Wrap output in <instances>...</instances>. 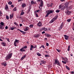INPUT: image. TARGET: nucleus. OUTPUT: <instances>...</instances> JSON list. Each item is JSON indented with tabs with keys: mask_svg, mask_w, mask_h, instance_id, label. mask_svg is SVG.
Listing matches in <instances>:
<instances>
[{
	"mask_svg": "<svg viewBox=\"0 0 74 74\" xmlns=\"http://www.w3.org/2000/svg\"><path fill=\"white\" fill-rule=\"evenodd\" d=\"M46 12L48 13L46 14L45 17H46V18H47L49 14H52V13H53V12H54V10H48L47 11H46Z\"/></svg>",
	"mask_w": 74,
	"mask_h": 74,
	"instance_id": "nucleus-1",
	"label": "nucleus"
},
{
	"mask_svg": "<svg viewBox=\"0 0 74 74\" xmlns=\"http://www.w3.org/2000/svg\"><path fill=\"white\" fill-rule=\"evenodd\" d=\"M12 53H10L8 54V55H7L5 60H8V59H10L12 57Z\"/></svg>",
	"mask_w": 74,
	"mask_h": 74,
	"instance_id": "nucleus-2",
	"label": "nucleus"
},
{
	"mask_svg": "<svg viewBox=\"0 0 74 74\" xmlns=\"http://www.w3.org/2000/svg\"><path fill=\"white\" fill-rule=\"evenodd\" d=\"M18 43H19V40L16 39L14 42V45L15 47L17 46L16 44H18Z\"/></svg>",
	"mask_w": 74,
	"mask_h": 74,
	"instance_id": "nucleus-3",
	"label": "nucleus"
},
{
	"mask_svg": "<svg viewBox=\"0 0 74 74\" xmlns=\"http://www.w3.org/2000/svg\"><path fill=\"white\" fill-rule=\"evenodd\" d=\"M26 48H27V46H25L24 47H22L21 49H20V51H21V52H23V49Z\"/></svg>",
	"mask_w": 74,
	"mask_h": 74,
	"instance_id": "nucleus-4",
	"label": "nucleus"
},
{
	"mask_svg": "<svg viewBox=\"0 0 74 74\" xmlns=\"http://www.w3.org/2000/svg\"><path fill=\"white\" fill-rule=\"evenodd\" d=\"M58 16H56L55 17L53 18L52 19L54 21H56L57 19H58Z\"/></svg>",
	"mask_w": 74,
	"mask_h": 74,
	"instance_id": "nucleus-5",
	"label": "nucleus"
},
{
	"mask_svg": "<svg viewBox=\"0 0 74 74\" xmlns=\"http://www.w3.org/2000/svg\"><path fill=\"white\" fill-rule=\"evenodd\" d=\"M34 37H35V38H37L38 37H40V35L38 34H37L36 35H34Z\"/></svg>",
	"mask_w": 74,
	"mask_h": 74,
	"instance_id": "nucleus-6",
	"label": "nucleus"
},
{
	"mask_svg": "<svg viewBox=\"0 0 74 74\" xmlns=\"http://www.w3.org/2000/svg\"><path fill=\"white\" fill-rule=\"evenodd\" d=\"M64 37L65 40H68L69 39V36H67L66 35H65Z\"/></svg>",
	"mask_w": 74,
	"mask_h": 74,
	"instance_id": "nucleus-7",
	"label": "nucleus"
},
{
	"mask_svg": "<svg viewBox=\"0 0 74 74\" xmlns=\"http://www.w3.org/2000/svg\"><path fill=\"white\" fill-rule=\"evenodd\" d=\"M5 27L4 25H0V29H4Z\"/></svg>",
	"mask_w": 74,
	"mask_h": 74,
	"instance_id": "nucleus-8",
	"label": "nucleus"
},
{
	"mask_svg": "<svg viewBox=\"0 0 74 74\" xmlns=\"http://www.w3.org/2000/svg\"><path fill=\"white\" fill-rule=\"evenodd\" d=\"M37 25H38V26L40 27V26H41V22L39 21L37 23Z\"/></svg>",
	"mask_w": 74,
	"mask_h": 74,
	"instance_id": "nucleus-9",
	"label": "nucleus"
},
{
	"mask_svg": "<svg viewBox=\"0 0 74 74\" xmlns=\"http://www.w3.org/2000/svg\"><path fill=\"white\" fill-rule=\"evenodd\" d=\"M40 3V7H42V6L43 5V1H42H42H41Z\"/></svg>",
	"mask_w": 74,
	"mask_h": 74,
	"instance_id": "nucleus-10",
	"label": "nucleus"
},
{
	"mask_svg": "<svg viewBox=\"0 0 74 74\" xmlns=\"http://www.w3.org/2000/svg\"><path fill=\"white\" fill-rule=\"evenodd\" d=\"M2 65H3V66H4L5 67L7 65V62H4L3 63H2L1 64Z\"/></svg>",
	"mask_w": 74,
	"mask_h": 74,
	"instance_id": "nucleus-11",
	"label": "nucleus"
},
{
	"mask_svg": "<svg viewBox=\"0 0 74 74\" xmlns=\"http://www.w3.org/2000/svg\"><path fill=\"white\" fill-rule=\"evenodd\" d=\"M26 5L25 3H23L22 5L21 6L23 8H24V7H26Z\"/></svg>",
	"mask_w": 74,
	"mask_h": 74,
	"instance_id": "nucleus-12",
	"label": "nucleus"
},
{
	"mask_svg": "<svg viewBox=\"0 0 74 74\" xmlns=\"http://www.w3.org/2000/svg\"><path fill=\"white\" fill-rule=\"evenodd\" d=\"M59 61H58V60H57V59H56V60H55V64H56Z\"/></svg>",
	"mask_w": 74,
	"mask_h": 74,
	"instance_id": "nucleus-13",
	"label": "nucleus"
},
{
	"mask_svg": "<svg viewBox=\"0 0 74 74\" xmlns=\"http://www.w3.org/2000/svg\"><path fill=\"white\" fill-rule=\"evenodd\" d=\"M40 62L42 63V64H45V62L44 61L41 60Z\"/></svg>",
	"mask_w": 74,
	"mask_h": 74,
	"instance_id": "nucleus-14",
	"label": "nucleus"
},
{
	"mask_svg": "<svg viewBox=\"0 0 74 74\" xmlns=\"http://www.w3.org/2000/svg\"><path fill=\"white\" fill-rule=\"evenodd\" d=\"M1 45L4 47H5V43L4 42H2L1 43Z\"/></svg>",
	"mask_w": 74,
	"mask_h": 74,
	"instance_id": "nucleus-15",
	"label": "nucleus"
},
{
	"mask_svg": "<svg viewBox=\"0 0 74 74\" xmlns=\"http://www.w3.org/2000/svg\"><path fill=\"white\" fill-rule=\"evenodd\" d=\"M33 48V45H31V47H30V50L32 51V49Z\"/></svg>",
	"mask_w": 74,
	"mask_h": 74,
	"instance_id": "nucleus-16",
	"label": "nucleus"
},
{
	"mask_svg": "<svg viewBox=\"0 0 74 74\" xmlns=\"http://www.w3.org/2000/svg\"><path fill=\"white\" fill-rule=\"evenodd\" d=\"M14 29H15V27H14V26H12V27H11V30H14Z\"/></svg>",
	"mask_w": 74,
	"mask_h": 74,
	"instance_id": "nucleus-17",
	"label": "nucleus"
},
{
	"mask_svg": "<svg viewBox=\"0 0 74 74\" xmlns=\"http://www.w3.org/2000/svg\"><path fill=\"white\" fill-rule=\"evenodd\" d=\"M61 26H60V27H61V29H62V28L63 27V23H62L61 24Z\"/></svg>",
	"mask_w": 74,
	"mask_h": 74,
	"instance_id": "nucleus-18",
	"label": "nucleus"
},
{
	"mask_svg": "<svg viewBox=\"0 0 74 74\" xmlns=\"http://www.w3.org/2000/svg\"><path fill=\"white\" fill-rule=\"evenodd\" d=\"M71 12L69 11H66V14L67 15H70V14Z\"/></svg>",
	"mask_w": 74,
	"mask_h": 74,
	"instance_id": "nucleus-19",
	"label": "nucleus"
},
{
	"mask_svg": "<svg viewBox=\"0 0 74 74\" xmlns=\"http://www.w3.org/2000/svg\"><path fill=\"white\" fill-rule=\"evenodd\" d=\"M1 25H0V26H4V23L3 22H1L0 23Z\"/></svg>",
	"mask_w": 74,
	"mask_h": 74,
	"instance_id": "nucleus-20",
	"label": "nucleus"
},
{
	"mask_svg": "<svg viewBox=\"0 0 74 74\" xmlns=\"http://www.w3.org/2000/svg\"><path fill=\"white\" fill-rule=\"evenodd\" d=\"M66 68L68 70H70V68L69 67H68V66L66 65L65 66Z\"/></svg>",
	"mask_w": 74,
	"mask_h": 74,
	"instance_id": "nucleus-21",
	"label": "nucleus"
},
{
	"mask_svg": "<svg viewBox=\"0 0 74 74\" xmlns=\"http://www.w3.org/2000/svg\"><path fill=\"white\" fill-rule=\"evenodd\" d=\"M65 5L66 7H67L68 6H69V3L67 2L65 4Z\"/></svg>",
	"mask_w": 74,
	"mask_h": 74,
	"instance_id": "nucleus-22",
	"label": "nucleus"
},
{
	"mask_svg": "<svg viewBox=\"0 0 74 74\" xmlns=\"http://www.w3.org/2000/svg\"><path fill=\"white\" fill-rule=\"evenodd\" d=\"M18 30H19V31H20V32H21V33H26V32L19 29H17Z\"/></svg>",
	"mask_w": 74,
	"mask_h": 74,
	"instance_id": "nucleus-23",
	"label": "nucleus"
},
{
	"mask_svg": "<svg viewBox=\"0 0 74 74\" xmlns=\"http://www.w3.org/2000/svg\"><path fill=\"white\" fill-rule=\"evenodd\" d=\"M12 18H13V15L10 14V19H12Z\"/></svg>",
	"mask_w": 74,
	"mask_h": 74,
	"instance_id": "nucleus-24",
	"label": "nucleus"
},
{
	"mask_svg": "<svg viewBox=\"0 0 74 74\" xmlns=\"http://www.w3.org/2000/svg\"><path fill=\"white\" fill-rule=\"evenodd\" d=\"M54 22V21H53V19H52L50 21L49 23H53Z\"/></svg>",
	"mask_w": 74,
	"mask_h": 74,
	"instance_id": "nucleus-25",
	"label": "nucleus"
},
{
	"mask_svg": "<svg viewBox=\"0 0 74 74\" xmlns=\"http://www.w3.org/2000/svg\"><path fill=\"white\" fill-rule=\"evenodd\" d=\"M37 55H38V56H41V54L39 53H37Z\"/></svg>",
	"mask_w": 74,
	"mask_h": 74,
	"instance_id": "nucleus-26",
	"label": "nucleus"
},
{
	"mask_svg": "<svg viewBox=\"0 0 74 74\" xmlns=\"http://www.w3.org/2000/svg\"><path fill=\"white\" fill-rule=\"evenodd\" d=\"M8 8V5H6L5 7V10H7Z\"/></svg>",
	"mask_w": 74,
	"mask_h": 74,
	"instance_id": "nucleus-27",
	"label": "nucleus"
},
{
	"mask_svg": "<svg viewBox=\"0 0 74 74\" xmlns=\"http://www.w3.org/2000/svg\"><path fill=\"white\" fill-rule=\"evenodd\" d=\"M8 4L9 5H11L12 4V3L11 2V1H10L8 2Z\"/></svg>",
	"mask_w": 74,
	"mask_h": 74,
	"instance_id": "nucleus-28",
	"label": "nucleus"
},
{
	"mask_svg": "<svg viewBox=\"0 0 74 74\" xmlns=\"http://www.w3.org/2000/svg\"><path fill=\"white\" fill-rule=\"evenodd\" d=\"M57 65L60 66V62H59L58 61V62H57Z\"/></svg>",
	"mask_w": 74,
	"mask_h": 74,
	"instance_id": "nucleus-29",
	"label": "nucleus"
},
{
	"mask_svg": "<svg viewBox=\"0 0 74 74\" xmlns=\"http://www.w3.org/2000/svg\"><path fill=\"white\" fill-rule=\"evenodd\" d=\"M24 14H25V12H22L21 14L20 15H23Z\"/></svg>",
	"mask_w": 74,
	"mask_h": 74,
	"instance_id": "nucleus-30",
	"label": "nucleus"
},
{
	"mask_svg": "<svg viewBox=\"0 0 74 74\" xmlns=\"http://www.w3.org/2000/svg\"><path fill=\"white\" fill-rule=\"evenodd\" d=\"M71 21V19H68L67 20L68 22H70Z\"/></svg>",
	"mask_w": 74,
	"mask_h": 74,
	"instance_id": "nucleus-31",
	"label": "nucleus"
},
{
	"mask_svg": "<svg viewBox=\"0 0 74 74\" xmlns=\"http://www.w3.org/2000/svg\"><path fill=\"white\" fill-rule=\"evenodd\" d=\"M46 36H47V37H51V35L47 34V35H46Z\"/></svg>",
	"mask_w": 74,
	"mask_h": 74,
	"instance_id": "nucleus-32",
	"label": "nucleus"
},
{
	"mask_svg": "<svg viewBox=\"0 0 74 74\" xmlns=\"http://www.w3.org/2000/svg\"><path fill=\"white\" fill-rule=\"evenodd\" d=\"M70 46L69 45L68 47V49H67L68 51H70Z\"/></svg>",
	"mask_w": 74,
	"mask_h": 74,
	"instance_id": "nucleus-33",
	"label": "nucleus"
},
{
	"mask_svg": "<svg viewBox=\"0 0 74 74\" xmlns=\"http://www.w3.org/2000/svg\"><path fill=\"white\" fill-rule=\"evenodd\" d=\"M62 5H60L59 6V9H60V8H62Z\"/></svg>",
	"mask_w": 74,
	"mask_h": 74,
	"instance_id": "nucleus-34",
	"label": "nucleus"
},
{
	"mask_svg": "<svg viewBox=\"0 0 74 74\" xmlns=\"http://www.w3.org/2000/svg\"><path fill=\"white\" fill-rule=\"evenodd\" d=\"M44 28H45V27L43 28H42L40 29V31H41L42 30H44Z\"/></svg>",
	"mask_w": 74,
	"mask_h": 74,
	"instance_id": "nucleus-35",
	"label": "nucleus"
},
{
	"mask_svg": "<svg viewBox=\"0 0 74 74\" xmlns=\"http://www.w3.org/2000/svg\"><path fill=\"white\" fill-rule=\"evenodd\" d=\"M31 3L32 4H35V3H34V2L33 1H31Z\"/></svg>",
	"mask_w": 74,
	"mask_h": 74,
	"instance_id": "nucleus-36",
	"label": "nucleus"
},
{
	"mask_svg": "<svg viewBox=\"0 0 74 74\" xmlns=\"http://www.w3.org/2000/svg\"><path fill=\"white\" fill-rule=\"evenodd\" d=\"M6 19H7L8 20L9 19V16H6Z\"/></svg>",
	"mask_w": 74,
	"mask_h": 74,
	"instance_id": "nucleus-37",
	"label": "nucleus"
},
{
	"mask_svg": "<svg viewBox=\"0 0 74 74\" xmlns=\"http://www.w3.org/2000/svg\"><path fill=\"white\" fill-rule=\"evenodd\" d=\"M65 60H66V62H68V59H67V58L66 57L65 58Z\"/></svg>",
	"mask_w": 74,
	"mask_h": 74,
	"instance_id": "nucleus-38",
	"label": "nucleus"
},
{
	"mask_svg": "<svg viewBox=\"0 0 74 74\" xmlns=\"http://www.w3.org/2000/svg\"><path fill=\"white\" fill-rule=\"evenodd\" d=\"M24 30L25 32H26V31L28 30V29L27 28H25V29H24Z\"/></svg>",
	"mask_w": 74,
	"mask_h": 74,
	"instance_id": "nucleus-39",
	"label": "nucleus"
},
{
	"mask_svg": "<svg viewBox=\"0 0 74 74\" xmlns=\"http://www.w3.org/2000/svg\"><path fill=\"white\" fill-rule=\"evenodd\" d=\"M16 10H17L16 8L15 7L13 9V11H16Z\"/></svg>",
	"mask_w": 74,
	"mask_h": 74,
	"instance_id": "nucleus-40",
	"label": "nucleus"
},
{
	"mask_svg": "<svg viewBox=\"0 0 74 74\" xmlns=\"http://www.w3.org/2000/svg\"><path fill=\"white\" fill-rule=\"evenodd\" d=\"M60 12V10H56V12H57V13H58V12Z\"/></svg>",
	"mask_w": 74,
	"mask_h": 74,
	"instance_id": "nucleus-41",
	"label": "nucleus"
},
{
	"mask_svg": "<svg viewBox=\"0 0 74 74\" xmlns=\"http://www.w3.org/2000/svg\"><path fill=\"white\" fill-rule=\"evenodd\" d=\"M62 10H64L65 9V6H62Z\"/></svg>",
	"mask_w": 74,
	"mask_h": 74,
	"instance_id": "nucleus-42",
	"label": "nucleus"
},
{
	"mask_svg": "<svg viewBox=\"0 0 74 74\" xmlns=\"http://www.w3.org/2000/svg\"><path fill=\"white\" fill-rule=\"evenodd\" d=\"M30 27H33V25L31 24L29 25Z\"/></svg>",
	"mask_w": 74,
	"mask_h": 74,
	"instance_id": "nucleus-43",
	"label": "nucleus"
},
{
	"mask_svg": "<svg viewBox=\"0 0 74 74\" xmlns=\"http://www.w3.org/2000/svg\"><path fill=\"white\" fill-rule=\"evenodd\" d=\"M42 47L43 48V49H45V47H44V46L43 45H42L41 46V47Z\"/></svg>",
	"mask_w": 74,
	"mask_h": 74,
	"instance_id": "nucleus-44",
	"label": "nucleus"
},
{
	"mask_svg": "<svg viewBox=\"0 0 74 74\" xmlns=\"http://www.w3.org/2000/svg\"><path fill=\"white\" fill-rule=\"evenodd\" d=\"M14 23V25H16V26L18 25V23Z\"/></svg>",
	"mask_w": 74,
	"mask_h": 74,
	"instance_id": "nucleus-45",
	"label": "nucleus"
},
{
	"mask_svg": "<svg viewBox=\"0 0 74 74\" xmlns=\"http://www.w3.org/2000/svg\"><path fill=\"white\" fill-rule=\"evenodd\" d=\"M62 62L63 63H64V64H66V62L63 61H62Z\"/></svg>",
	"mask_w": 74,
	"mask_h": 74,
	"instance_id": "nucleus-46",
	"label": "nucleus"
},
{
	"mask_svg": "<svg viewBox=\"0 0 74 74\" xmlns=\"http://www.w3.org/2000/svg\"><path fill=\"white\" fill-rule=\"evenodd\" d=\"M44 30H45V31H47V30H48V29H47V28L45 27Z\"/></svg>",
	"mask_w": 74,
	"mask_h": 74,
	"instance_id": "nucleus-47",
	"label": "nucleus"
},
{
	"mask_svg": "<svg viewBox=\"0 0 74 74\" xmlns=\"http://www.w3.org/2000/svg\"><path fill=\"white\" fill-rule=\"evenodd\" d=\"M23 59H24V58L23 57H22L21 59V60H23Z\"/></svg>",
	"mask_w": 74,
	"mask_h": 74,
	"instance_id": "nucleus-48",
	"label": "nucleus"
},
{
	"mask_svg": "<svg viewBox=\"0 0 74 74\" xmlns=\"http://www.w3.org/2000/svg\"><path fill=\"white\" fill-rule=\"evenodd\" d=\"M56 51L58 52H60V51L58 49H56Z\"/></svg>",
	"mask_w": 74,
	"mask_h": 74,
	"instance_id": "nucleus-49",
	"label": "nucleus"
},
{
	"mask_svg": "<svg viewBox=\"0 0 74 74\" xmlns=\"http://www.w3.org/2000/svg\"><path fill=\"white\" fill-rule=\"evenodd\" d=\"M11 6L12 8H14V5L13 4L11 5Z\"/></svg>",
	"mask_w": 74,
	"mask_h": 74,
	"instance_id": "nucleus-50",
	"label": "nucleus"
},
{
	"mask_svg": "<svg viewBox=\"0 0 74 74\" xmlns=\"http://www.w3.org/2000/svg\"><path fill=\"white\" fill-rule=\"evenodd\" d=\"M62 29V28H61L60 27L58 28V30H61V29Z\"/></svg>",
	"mask_w": 74,
	"mask_h": 74,
	"instance_id": "nucleus-51",
	"label": "nucleus"
},
{
	"mask_svg": "<svg viewBox=\"0 0 74 74\" xmlns=\"http://www.w3.org/2000/svg\"><path fill=\"white\" fill-rule=\"evenodd\" d=\"M46 46H47V47H48L49 46V44L48 43H47L46 44Z\"/></svg>",
	"mask_w": 74,
	"mask_h": 74,
	"instance_id": "nucleus-52",
	"label": "nucleus"
},
{
	"mask_svg": "<svg viewBox=\"0 0 74 74\" xmlns=\"http://www.w3.org/2000/svg\"><path fill=\"white\" fill-rule=\"evenodd\" d=\"M37 48V46L35 45V46H33V48Z\"/></svg>",
	"mask_w": 74,
	"mask_h": 74,
	"instance_id": "nucleus-53",
	"label": "nucleus"
},
{
	"mask_svg": "<svg viewBox=\"0 0 74 74\" xmlns=\"http://www.w3.org/2000/svg\"><path fill=\"white\" fill-rule=\"evenodd\" d=\"M45 57H48L49 56V55H45Z\"/></svg>",
	"mask_w": 74,
	"mask_h": 74,
	"instance_id": "nucleus-54",
	"label": "nucleus"
},
{
	"mask_svg": "<svg viewBox=\"0 0 74 74\" xmlns=\"http://www.w3.org/2000/svg\"><path fill=\"white\" fill-rule=\"evenodd\" d=\"M35 14L36 15V17H38V14H37V13H36Z\"/></svg>",
	"mask_w": 74,
	"mask_h": 74,
	"instance_id": "nucleus-55",
	"label": "nucleus"
},
{
	"mask_svg": "<svg viewBox=\"0 0 74 74\" xmlns=\"http://www.w3.org/2000/svg\"><path fill=\"white\" fill-rule=\"evenodd\" d=\"M8 29V26H6L5 27V29Z\"/></svg>",
	"mask_w": 74,
	"mask_h": 74,
	"instance_id": "nucleus-56",
	"label": "nucleus"
},
{
	"mask_svg": "<svg viewBox=\"0 0 74 74\" xmlns=\"http://www.w3.org/2000/svg\"><path fill=\"white\" fill-rule=\"evenodd\" d=\"M29 10H31V6H30L29 7Z\"/></svg>",
	"mask_w": 74,
	"mask_h": 74,
	"instance_id": "nucleus-57",
	"label": "nucleus"
},
{
	"mask_svg": "<svg viewBox=\"0 0 74 74\" xmlns=\"http://www.w3.org/2000/svg\"><path fill=\"white\" fill-rule=\"evenodd\" d=\"M26 55H24V56H23V57L24 58H25V57H26Z\"/></svg>",
	"mask_w": 74,
	"mask_h": 74,
	"instance_id": "nucleus-58",
	"label": "nucleus"
},
{
	"mask_svg": "<svg viewBox=\"0 0 74 74\" xmlns=\"http://www.w3.org/2000/svg\"><path fill=\"white\" fill-rule=\"evenodd\" d=\"M70 72L71 73V74H73V73H74V71H71Z\"/></svg>",
	"mask_w": 74,
	"mask_h": 74,
	"instance_id": "nucleus-59",
	"label": "nucleus"
},
{
	"mask_svg": "<svg viewBox=\"0 0 74 74\" xmlns=\"http://www.w3.org/2000/svg\"><path fill=\"white\" fill-rule=\"evenodd\" d=\"M36 12H40V10H37Z\"/></svg>",
	"mask_w": 74,
	"mask_h": 74,
	"instance_id": "nucleus-60",
	"label": "nucleus"
},
{
	"mask_svg": "<svg viewBox=\"0 0 74 74\" xmlns=\"http://www.w3.org/2000/svg\"><path fill=\"white\" fill-rule=\"evenodd\" d=\"M30 11V10H29V9H28V10H27V13H29V12Z\"/></svg>",
	"mask_w": 74,
	"mask_h": 74,
	"instance_id": "nucleus-61",
	"label": "nucleus"
},
{
	"mask_svg": "<svg viewBox=\"0 0 74 74\" xmlns=\"http://www.w3.org/2000/svg\"><path fill=\"white\" fill-rule=\"evenodd\" d=\"M3 14V13H2L1 11L0 10V14Z\"/></svg>",
	"mask_w": 74,
	"mask_h": 74,
	"instance_id": "nucleus-62",
	"label": "nucleus"
},
{
	"mask_svg": "<svg viewBox=\"0 0 74 74\" xmlns=\"http://www.w3.org/2000/svg\"><path fill=\"white\" fill-rule=\"evenodd\" d=\"M45 33V32L44 31H43L42 32V34H44V33Z\"/></svg>",
	"mask_w": 74,
	"mask_h": 74,
	"instance_id": "nucleus-63",
	"label": "nucleus"
},
{
	"mask_svg": "<svg viewBox=\"0 0 74 74\" xmlns=\"http://www.w3.org/2000/svg\"><path fill=\"white\" fill-rule=\"evenodd\" d=\"M22 26V24H20V26L21 27Z\"/></svg>",
	"mask_w": 74,
	"mask_h": 74,
	"instance_id": "nucleus-64",
	"label": "nucleus"
}]
</instances>
